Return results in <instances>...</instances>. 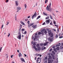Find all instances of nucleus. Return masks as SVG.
I'll list each match as a JSON object with an SVG mask.
<instances>
[{
    "label": "nucleus",
    "mask_w": 63,
    "mask_h": 63,
    "mask_svg": "<svg viewBox=\"0 0 63 63\" xmlns=\"http://www.w3.org/2000/svg\"><path fill=\"white\" fill-rule=\"evenodd\" d=\"M51 6V2H50L49 6H47L46 8V9L47 11H48L51 12V11L52 9L50 8V7Z\"/></svg>",
    "instance_id": "obj_1"
},
{
    "label": "nucleus",
    "mask_w": 63,
    "mask_h": 63,
    "mask_svg": "<svg viewBox=\"0 0 63 63\" xmlns=\"http://www.w3.org/2000/svg\"><path fill=\"white\" fill-rule=\"evenodd\" d=\"M41 32H42V33H44L45 34H47V30L45 29H43V30H41Z\"/></svg>",
    "instance_id": "obj_2"
},
{
    "label": "nucleus",
    "mask_w": 63,
    "mask_h": 63,
    "mask_svg": "<svg viewBox=\"0 0 63 63\" xmlns=\"http://www.w3.org/2000/svg\"><path fill=\"white\" fill-rule=\"evenodd\" d=\"M48 33L49 35H50L51 37H53V33H51V31H49V32H48Z\"/></svg>",
    "instance_id": "obj_3"
},
{
    "label": "nucleus",
    "mask_w": 63,
    "mask_h": 63,
    "mask_svg": "<svg viewBox=\"0 0 63 63\" xmlns=\"http://www.w3.org/2000/svg\"><path fill=\"white\" fill-rule=\"evenodd\" d=\"M21 34L20 33H19V35L17 37L18 39H19V40H21Z\"/></svg>",
    "instance_id": "obj_4"
},
{
    "label": "nucleus",
    "mask_w": 63,
    "mask_h": 63,
    "mask_svg": "<svg viewBox=\"0 0 63 63\" xmlns=\"http://www.w3.org/2000/svg\"><path fill=\"white\" fill-rule=\"evenodd\" d=\"M37 16V13H36V12H35L34 14L32 16V19H33L34 17H36Z\"/></svg>",
    "instance_id": "obj_5"
},
{
    "label": "nucleus",
    "mask_w": 63,
    "mask_h": 63,
    "mask_svg": "<svg viewBox=\"0 0 63 63\" xmlns=\"http://www.w3.org/2000/svg\"><path fill=\"white\" fill-rule=\"evenodd\" d=\"M16 9L17 10L16 12H18L21 9V8L20 7L18 6L17 7Z\"/></svg>",
    "instance_id": "obj_6"
},
{
    "label": "nucleus",
    "mask_w": 63,
    "mask_h": 63,
    "mask_svg": "<svg viewBox=\"0 0 63 63\" xmlns=\"http://www.w3.org/2000/svg\"><path fill=\"white\" fill-rule=\"evenodd\" d=\"M34 25V23H30V24H29L28 25V27H30L31 26H32L33 25Z\"/></svg>",
    "instance_id": "obj_7"
},
{
    "label": "nucleus",
    "mask_w": 63,
    "mask_h": 63,
    "mask_svg": "<svg viewBox=\"0 0 63 63\" xmlns=\"http://www.w3.org/2000/svg\"><path fill=\"white\" fill-rule=\"evenodd\" d=\"M50 20V19H48L46 20V22L47 24H48L49 23V21Z\"/></svg>",
    "instance_id": "obj_8"
},
{
    "label": "nucleus",
    "mask_w": 63,
    "mask_h": 63,
    "mask_svg": "<svg viewBox=\"0 0 63 63\" xmlns=\"http://www.w3.org/2000/svg\"><path fill=\"white\" fill-rule=\"evenodd\" d=\"M48 41H50V42H52L53 41V38H52L51 39L50 37L48 39Z\"/></svg>",
    "instance_id": "obj_9"
},
{
    "label": "nucleus",
    "mask_w": 63,
    "mask_h": 63,
    "mask_svg": "<svg viewBox=\"0 0 63 63\" xmlns=\"http://www.w3.org/2000/svg\"><path fill=\"white\" fill-rule=\"evenodd\" d=\"M48 60V63H52L51 62H53V60Z\"/></svg>",
    "instance_id": "obj_10"
},
{
    "label": "nucleus",
    "mask_w": 63,
    "mask_h": 63,
    "mask_svg": "<svg viewBox=\"0 0 63 63\" xmlns=\"http://www.w3.org/2000/svg\"><path fill=\"white\" fill-rule=\"evenodd\" d=\"M15 4L16 6H18V1H16Z\"/></svg>",
    "instance_id": "obj_11"
},
{
    "label": "nucleus",
    "mask_w": 63,
    "mask_h": 63,
    "mask_svg": "<svg viewBox=\"0 0 63 63\" xmlns=\"http://www.w3.org/2000/svg\"><path fill=\"white\" fill-rule=\"evenodd\" d=\"M36 27H37V26L36 25H33L32 26V27L33 28H35Z\"/></svg>",
    "instance_id": "obj_12"
},
{
    "label": "nucleus",
    "mask_w": 63,
    "mask_h": 63,
    "mask_svg": "<svg viewBox=\"0 0 63 63\" xmlns=\"http://www.w3.org/2000/svg\"><path fill=\"white\" fill-rule=\"evenodd\" d=\"M20 27L19 30H21V28H22V25L21 24L20 25Z\"/></svg>",
    "instance_id": "obj_13"
},
{
    "label": "nucleus",
    "mask_w": 63,
    "mask_h": 63,
    "mask_svg": "<svg viewBox=\"0 0 63 63\" xmlns=\"http://www.w3.org/2000/svg\"><path fill=\"white\" fill-rule=\"evenodd\" d=\"M21 60L23 62H25V60H24V59H23V58H21Z\"/></svg>",
    "instance_id": "obj_14"
},
{
    "label": "nucleus",
    "mask_w": 63,
    "mask_h": 63,
    "mask_svg": "<svg viewBox=\"0 0 63 63\" xmlns=\"http://www.w3.org/2000/svg\"><path fill=\"white\" fill-rule=\"evenodd\" d=\"M20 22L21 24H22V25H25V24H24V23H23V22L22 21H21Z\"/></svg>",
    "instance_id": "obj_15"
},
{
    "label": "nucleus",
    "mask_w": 63,
    "mask_h": 63,
    "mask_svg": "<svg viewBox=\"0 0 63 63\" xmlns=\"http://www.w3.org/2000/svg\"><path fill=\"white\" fill-rule=\"evenodd\" d=\"M24 6L26 9L27 8V5H26V4H25L24 5Z\"/></svg>",
    "instance_id": "obj_16"
},
{
    "label": "nucleus",
    "mask_w": 63,
    "mask_h": 63,
    "mask_svg": "<svg viewBox=\"0 0 63 63\" xmlns=\"http://www.w3.org/2000/svg\"><path fill=\"white\" fill-rule=\"evenodd\" d=\"M49 59H51V56H49V58L48 59V60H49Z\"/></svg>",
    "instance_id": "obj_17"
},
{
    "label": "nucleus",
    "mask_w": 63,
    "mask_h": 63,
    "mask_svg": "<svg viewBox=\"0 0 63 63\" xmlns=\"http://www.w3.org/2000/svg\"><path fill=\"white\" fill-rule=\"evenodd\" d=\"M43 14L45 16H47V14L45 13V12H43Z\"/></svg>",
    "instance_id": "obj_18"
},
{
    "label": "nucleus",
    "mask_w": 63,
    "mask_h": 63,
    "mask_svg": "<svg viewBox=\"0 0 63 63\" xmlns=\"http://www.w3.org/2000/svg\"><path fill=\"white\" fill-rule=\"evenodd\" d=\"M37 49L38 50H41V47H38Z\"/></svg>",
    "instance_id": "obj_19"
},
{
    "label": "nucleus",
    "mask_w": 63,
    "mask_h": 63,
    "mask_svg": "<svg viewBox=\"0 0 63 63\" xmlns=\"http://www.w3.org/2000/svg\"><path fill=\"white\" fill-rule=\"evenodd\" d=\"M21 55H22L20 53L19 54V57H21Z\"/></svg>",
    "instance_id": "obj_20"
},
{
    "label": "nucleus",
    "mask_w": 63,
    "mask_h": 63,
    "mask_svg": "<svg viewBox=\"0 0 63 63\" xmlns=\"http://www.w3.org/2000/svg\"><path fill=\"white\" fill-rule=\"evenodd\" d=\"M26 31H25L24 33L23 32H22V34H26Z\"/></svg>",
    "instance_id": "obj_21"
},
{
    "label": "nucleus",
    "mask_w": 63,
    "mask_h": 63,
    "mask_svg": "<svg viewBox=\"0 0 63 63\" xmlns=\"http://www.w3.org/2000/svg\"><path fill=\"white\" fill-rule=\"evenodd\" d=\"M36 43L35 42H34V43L33 44V46H36Z\"/></svg>",
    "instance_id": "obj_22"
},
{
    "label": "nucleus",
    "mask_w": 63,
    "mask_h": 63,
    "mask_svg": "<svg viewBox=\"0 0 63 63\" xmlns=\"http://www.w3.org/2000/svg\"><path fill=\"white\" fill-rule=\"evenodd\" d=\"M58 34H57L56 36H55V38H58Z\"/></svg>",
    "instance_id": "obj_23"
},
{
    "label": "nucleus",
    "mask_w": 63,
    "mask_h": 63,
    "mask_svg": "<svg viewBox=\"0 0 63 63\" xmlns=\"http://www.w3.org/2000/svg\"><path fill=\"white\" fill-rule=\"evenodd\" d=\"M40 17H41V16H39L37 18V19H39Z\"/></svg>",
    "instance_id": "obj_24"
},
{
    "label": "nucleus",
    "mask_w": 63,
    "mask_h": 63,
    "mask_svg": "<svg viewBox=\"0 0 63 63\" xmlns=\"http://www.w3.org/2000/svg\"><path fill=\"white\" fill-rule=\"evenodd\" d=\"M56 49L58 50H59V47H57L56 48Z\"/></svg>",
    "instance_id": "obj_25"
},
{
    "label": "nucleus",
    "mask_w": 63,
    "mask_h": 63,
    "mask_svg": "<svg viewBox=\"0 0 63 63\" xmlns=\"http://www.w3.org/2000/svg\"><path fill=\"white\" fill-rule=\"evenodd\" d=\"M52 53L53 54H55V52L54 51H52Z\"/></svg>",
    "instance_id": "obj_26"
},
{
    "label": "nucleus",
    "mask_w": 63,
    "mask_h": 63,
    "mask_svg": "<svg viewBox=\"0 0 63 63\" xmlns=\"http://www.w3.org/2000/svg\"><path fill=\"white\" fill-rule=\"evenodd\" d=\"M36 55V56H39V55H40L39 54H37V53H36L35 54Z\"/></svg>",
    "instance_id": "obj_27"
},
{
    "label": "nucleus",
    "mask_w": 63,
    "mask_h": 63,
    "mask_svg": "<svg viewBox=\"0 0 63 63\" xmlns=\"http://www.w3.org/2000/svg\"><path fill=\"white\" fill-rule=\"evenodd\" d=\"M49 16H47V17H46V19H48L49 18Z\"/></svg>",
    "instance_id": "obj_28"
},
{
    "label": "nucleus",
    "mask_w": 63,
    "mask_h": 63,
    "mask_svg": "<svg viewBox=\"0 0 63 63\" xmlns=\"http://www.w3.org/2000/svg\"><path fill=\"white\" fill-rule=\"evenodd\" d=\"M61 44L60 43H59L58 44V47H59L60 46Z\"/></svg>",
    "instance_id": "obj_29"
},
{
    "label": "nucleus",
    "mask_w": 63,
    "mask_h": 63,
    "mask_svg": "<svg viewBox=\"0 0 63 63\" xmlns=\"http://www.w3.org/2000/svg\"><path fill=\"white\" fill-rule=\"evenodd\" d=\"M50 18H51V19H52V17L51 16V15H50Z\"/></svg>",
    "instance_id": "obj_30"
},
{
    "label": "nucleus",
    "mask_w": 63,
    "mask_h": 63,
    "mask_svg": "<svg viewBox=\"0 0 63 63\" xmlns=\"http://www.w3.org/2000/svg\"><path fill=\"white\" fill-rule=\"evenodd\" d=\"M39 44H38L36 45V46L37 47H39Z\"/></svg>",
    "instance_id": "obj_31"
},
{
    "label": "nucleus",
    "mask_w": 63,
    "mask_h": 63,
    "mask_svg": "<svg viewBox=\"0 0 63 63\" xmlns=\"http://www.w3.org/2000/svg\"><path fill=\"white\" fill-rule=\"evenodd\" d=\"M45 59L46 60H47V57H45Z\"/></svg>",
    "instance_id": "obj_32"
},
{
    "label": "nucleus",
    "mask_w": 63,
    "mask_h": 63,
    "mask_svg": "<svg viewBox=\"0 0 63 63\" xmlns=\"http://www.w3.org/2000/svg\"><path fill=\"white\" fill-rule=\"evenodd\" d=\"M22 30H21V31H22V32H23V31H24L25 30V29H22Z\"/></svg>",
    "instance_id": "obj_33"
},
{
    "label": "nucleus",
    "mask_w": 63,
    "mask_h": 63,
    "mask_svg": "<svg viewBox=\"0 0 63 63\" xmlns=\"http://www.w3.org/2000/svg\"><path fill=\"white\" fill-rule=\"evenodd\" d=\"M47 2H48V0H45V3H47Z\"/></svg>",
    "instance_id": "obj_34"
},
{
    "label": "nucleus",
    "mask_w": 63,
    "mask_h": 63,
    "mask_svg": "<svg viewBox=\"0 0 63 63\" xmlns=\"http://www.w3.org/2000/svg\"><path fill=\"white\" fill-rule=\"evenodd\" d=\"M15 20H16V16H15Z\"/></svg>",
    "instance_id": "obj_35"
},
{
    "label": "nucleus",
    "mask_w": 63,
    "mask_h": 63,
    "mask_svg": "<svg viewBox=\"0 0 63 63\" xmlns=\"http://www.w3.org/2000/svg\"><path fill=\"white\" fill-rule=\"evenodd\" d=\"M47 44H46V43L44 44H43V45H44V46H47Z\"/></svg>",
    "instance_id": "obj_36"
},
{
    "label": "nucleus",
    "mask_w": 63,
    "mask_h": 63,
    "mask_svg": "<svg viewBox=\"0 0 63 63\" xmlns=\"http://www.w3.org/2000/svg\"><path fill=\"white\" fill-rule=\"evenodd\" d=\"M8 37H9V36H10V33H8Z\"/></svg>",
    "instance_id": "obj_37"
},
{
    "label": "nucleus",
    "mask_w": 63,
    "mask_h": 63,
    "mask_svg": "<svg viewBox=\"0 0 63 63\" xmlns=\"http://www.w3.org/2000/svg\"><path fill=\"white\" fill-rule=\"evenodd\" d=\"M27 23L29 24L30 23V21H28L27 22Z\"/></svg>",
    "instance_id": "obj_38"
},
{
    "label": "nucleus",
    "mask_w": 63,
    "mask_h": 63,
    "mask_svg": "<svg viewBox=\"0 0 63 63\" xmlns=\"http://www.w3.org/2000/svg\"><path fill=\"white\" fill-rule=\"evenodd\" d=\"M47 60H45L44 63H47Z\"/></svg>",
    "instance_id": "obj_39"
},
{
    "label": "nucleus",
    "mask_w": 63,
    "mask_h": 63,
    "mask_svg": "<svg viewBox=\"0 0 63 63\" xmlns=\"http://www.w3.org/2000/svg\"><path fill=\"white\" fill-rule=\"evenodd\" d=\"M43 44L41 43L40 44V46H43Z\"/></svg>",
    "instance_id": "obj_40"
},
{
    "label": "nucleus",
    "mask_w": 63,
    "mask_h": 63,
    "mask_svg": "<svg viewBox=\"0 0 63 63\" xmlns=\"http://www.w3.org/2000/svg\"><path fill=\"white\" fill-rule=\"evenodd\" d=\"M41 34V32H39L38 33V35H40Z\"/></svg>",
    "instance_id": "obj_41"
},
{
    "label": "nucleus",
    "mask_w": 63,
    "mask_h": 63,
    "mask_svg": "<svg viewBox=\"0 0 63 63\" xmlns=\"http://www.w3.org/2000/svg\"><path fill=\"white\" fill-rule=\"evenodd\" d=\"M59 36H62V34H59Z\"/></svg>",
    "instance_id": "obj_42"
},
{
    "label": "nucleus",
    "mask_w": 63,
    "mask_h": 63,
    "mask_svg": "<svg viewBox=\"0 0 63 63\" xmlns=\"http://www.w3.org/2000/svg\"><path fill=\"white\" fill-rule=\"evenodd\" d=\"M9 2V0H6V3H7V2Z\"/></svg>",
    "instance_id": "obj_43"
},
{
    "label": "nucleus",
    "mask_w": 63,
    "mask_h": 63,
    "mask_svg": "<svg viewBox=\"0 0 63 63\" xmlns=\"http://www.w3.org/2000/svg\"><path fill=\"white\" fill-rule=\"evenodd\" d=\"M52 50V49H50L49 50V51H51Z\"/></svg>",
    "instance_id": "obj_44"
},
{
    "label": "nucleus",
    "mask_w": 63,
    "mask_h": 63,
    "mask_svg": "<svg viewBox=\"0 0 63 63\" xmlns=\"http://www.w3.org/2000/svg\"><path fill=\"white\" fill-rule=\"evenodd\" d=\"M37 38V36H34V38H35V39H36V38Z\"/></svg>",
    "instance_id": "obj_45"
},
{
    "label": "nucleus",
    "mask_w": 63,
    "mask_h": 63,
    "mask_svg": "<svg viewBox=\"0 0 63 63\" xmlns=\"http://www.w3.org/2000/svg\"><path fill=\"white\" fill-rule=\"evenodd\" d=\"M34 36H32V39H34Z\"/></svg>",
    "instance_id": "obj_46"
},
{
    "label": "nucleus",
    "mask_w": 63,
    "mask_h": 63,
    "mask_svg": "<svg viewBox=\"0 0 63 63\" xmlns=\"http://www.w3.org/2000/svg\"><path fill=\"white\" fill-rule=\"evenodd\" d=\"M46 24V23L45 22H44L43 24V25H45Z\"/></svg>",
    "instance_id": "obj_47"
},
{
    "label": "nucleus",
    "mask_w": 63,
    "mask_h": 63,
    "mask_svg": "<svg viewBox=\"0 0 63 63\" xmlns=\"http://www.w3.org/2000/svg\"><path fill=\"white\" fill-rule=\"evenodd\" d=\"M35 50H36V51H37V50H38V49H37V48H35Z\"/></svg>",
    "instance_id": "obj_48"
},
{
    "label": "nucleus",
    "mask_w": 63,
    "mask_h": 63,
    "mask_svg": "<svg viewBox=\"0 0 63 63\" xmlns=\"http://www.w3.org/2000/svg\"><path fill=\"white\" fill-rule=\"evenodd\" d=\"M3 26H4V25H2L1 28V29H2L3 28Z\"/></svg>",
    "instance_id": "obj_49"
},
{
    "label": "nucleus",
    "mask_w": 63,
    "mask_h": 63,
    "mask_svg": "<svg viewBox=\"0 0 63 63\" xmlns=\"http://www.w3.org/2000/svg\"><path fill=\"white\" fill-rule=\"evenodd\" d=\"M14 56V55H12L11 56V58H13V57Z\"/></svg>",
    "instance_id": "obj_50"
},
{
    "label": "nucleus",
    "mask_w": 63,
    "mask_h": 63,
    "mask_svg": "<svg viewBox=\"0 0 63 63\" xmlns=\"http://www.w3.org/2000/svg\"><path fill=\"white\" fill-rule=\"evenodd\" d=\"M41 49H42V50H44V48H43V47H42Z\"/></svg>",
    "instance_id": "obj_51"
},
{
    "label": "nucleus",
    "mask_w": 63,
    "mask_h": 63,
    "mask_svg": "<svg viewBox=\"0 0 63 63\" xmlns=\"http://www.w3.org/2000/svg\"><path fill=\"white\" fill-rule=\"evenodd\" d=\"M63 38V36H62L59 37V38H60V39L61 38Z\"/></svg>",
    "instance_id": "obj_52"
},
{
    "label": "nucleus",
    "mask_w": 63,
    "mask_h": 63,
    "mask_svg": "<svg viewBox=\"0 0 63 63\" xmlns=\"http://www.w3.org/2000/svg\"><path fill=\"white\" fill-rule=\"evenodd\" d=\"M2 50V48L0 47V52H1V51Z\"/></svg>",
    "instance_id": "obj_53"
},
{
    "label": "nucleus",
    "mask_w": 63,
    "mask_h": 63,
    "mask_svg": "<svg viewBox=\"0 0 63 63\" xmlns=\"http://www.w3.org/2000/svg\"><path fill=\"white\" fill-rule=\"evenodd\" d=\"M35 36H37V35H38V33H35Z\"/></svg>",
    "instance_id": "obj_54"
},
{
    "label": "nucleus",
    "mask_w": 63,
    "mask_h": 63,
    "mask_svg": "<svg viewBox=\"0 0 63 63\" xmlns=\"http://www.w3.org/2000/svg\"><path fill=\"white\" fill-rule=\"evenodd\" d=\"M34 43V42H33V41H32V42H31V44H33V43Z\"/></svg>",
    "instance_id": "obj_55"
},
{
    "label": "nucleus",
    "mask_w": 63,
    "mask_h": 63,
    "mask_svg": "<svg viewBox=\"0 0 63 63\" xmlns=\"http://www.w3.org/2000/svg\"><path fill=\"white\" fill-rule=\"evenodd\" d=\"M57 32H59V29H57Z\"/></svg>",
    "instance_id": "obj_56"
},
{
    "label": "nucleus",
    "mask_w": 63,
    "mask_h": 63,
    "mask_svg": "<svg viewBox=\"0 0 63 63\" xmlns=\"http://www.w3.org/2000/svg\"><path fill=\"white\" fill-rule=\"evenodd\" d=\"M28 19H25V20L26 21H28Z\"/></svg>",
    "instance_id": "obj_57"
},
{
    "label": "nucleus",
    "mask_w": 63,
    "mask_h": 63,
    "mask_svg": "<svg viewBox=\"0 0 63 63\" xmlns=\"http://www.w3.org/2000/svg\"><path fill=\"white\" fill-rule=\"evenodd\" d=\"M51 55L53 56V57H54V55H52V54H51Z\"/></svg>",
    "instance_id": "obj_58"
},
{
    "label": "nucleus",
    "mask_w": 63,
    "mask_h": 63,
    "mask_svg": "<svg viewBox=\"0 0 63 63\" xmlns=\"http://www.w3.org/2000/svg\"><path fill=\"white\" fill-rule=\"evenodd\" d=\"M30 17V16H29L27 18H29Z\"/></svg>",
    "instance_id": "obj_59"
},
{
    "label": "nucleus",
    "mask_w": 63,
    "mask_h": 63,
    "mask_svg": "<svg viewBox=\"0 0 63 63\" xmlns=\"http://www.w3.org/2000/svg\"><path fill=\"white\" fill-rule=\"evenodd\" d=\"M39 61V60H36V62L37 63Z\"/></svg>",
    "instance_id": "obj_60"
},
{
    "label": "nucleus",
    "mask_w": 63,
    "mask_h": 63,
    "mask_svg": "<svg viewBox=\"0 0 63 63\" xmlns=\"http://www.w3.org/2000/svg\"><path fill=\"white\" fill-rule=\"evenodd\" d=\"M46 43L47 45V44H48V42H46Z\"/></svg>",
    "instance_id": "obj_61"
},
{
    "label": "nucleus",
    "mask_w": 63,
    "mask_h": 63,
    "mask_svg": "<svg viewBox=\"0 0 63 63\" xmlns=\"http://www.w3.org/2000/svg\"><path fill=\"white\" fill-rule=\"evenodd\" d=\"M33 47L34 48H36V46H33Z\"/></svg>",
    "instance_id": "obj_62"
},
{
    "label": "nucleus",
    "mask_w": 63,
    "mask_h": 63,
    "mask_svg": "<svg viewBox=\"0 0 63 63\" xmlns=\"http://www.w3.org/2000/svg\"><path fill=\"white\" fill-rule=\"evenodd\" d=\"M53 30L54 31H56V29H53Z\"/></svg>",
    "instance_id": "obj_63"
},
{
    "label": "nucleus",
    "mask_w": 63,
    "mask_h": 63,
    "mask_svg": "<svg viewBox=\"0 0 63 63\" xmlns=\"http://www.w3.org/2000/svg\"><path fill=\"white\" fill-rule=\"evenodd\" d=\"M61 45H62V46H63V43H62Z\"/></svg>",
    "instance_id": "obj_64"
}]
</instances>
